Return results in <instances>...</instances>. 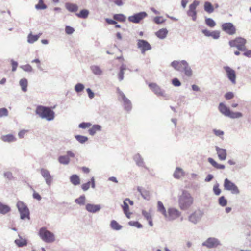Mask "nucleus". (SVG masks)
<instances>
[{"label": "nucleus", "mask_w": 251, "mask_h": 251, "mask_svg": "<svg viewBox=\"0 0 251 251\" xmlns=\"http://www.w3.org/2000/svg\"><path fill=\"white\" fill-rule=\"evenodd\" d=\"M91 185L92 188H95V182L94 177H92L91 181L87 182V183H83L81 185V189L83 191H86L89 189Z\"/></svg>", "instance_id": "obj_21"}, {"label": "nucleus", "mask_w": 251, "mask_h": 251, "mask_svg": "<svg viewBox=\"0 0 251 251\" xmlns=\"http://www.w3.org/2000/svg\"><path fill=\"white\" fill-rule=\"evenodd\" d=\"M181 213L176 208H171L168 209L165 217L168 220H174L180 216Z\"/></svg>", "instance_id": "obj_11"}, {"label": "nucleus", "mask_w": 251, "mask_h": 251, "mask_svg": "<svg viewBox=\"0 0 251 251\" xmlns=\"http://www.w3.org/2000/svg\"><path fill=\"white\" fill-rule=\"evenodd\" d=\"M149 86L157 96L162 97L165 96L164 91L162 90L156 83H149Z\"/></svg>", "instance_id": "obj_14"}, {"label": "nucleus", "mask_w": 251, "mask_h": 251, "mask_svg": "<svg viewBox=\"0 0 251 251\" xmlns=\"http://www.w3.org/2000/svg\"><path fill=\"white\" fill-rule=\"evenodd\" d=\"M187 62L185 61H174L172 62L171 66L176 70L182 71H183L184 68L186 67V65H187Z\"/></svg>", "instance_id": "obj_17"}, {"label": "nucleus", "mask_w": 251, "mask_h": 251, "mask_svg": "<svg viewBox=\"0 0 251 251\" xmlns=\"http://www.w3.org/2000/svg\"><path fill=\"white\" fill-rule=\"evenodd\" d=\"M54 108L55 106L52 108L45 107V106H37L35 113L41 118L50 121L54 118L55 113L52 110Z\"/></svg>", "instance_id": "obj_2"}, {"label": "nucleus", "mask_w": 251, "mask_h": 251, "mask_svg": "<svg viewBox=\"0 0 251 251\" xmlns=\"http://www.w3.org/2000/svg\"><path fill=\"white\" fill-rule=\"evenodd\" d=\"M2 141L5 142H13L16 141V138L12 134H7L1 137Z\"/></svg>", "instance_id": "obj_25"}, {"label": "nucleus", "mask_w": 251, "mask_h": 251, "mask_svg": "<svg viewBox=\"0 0 251 251\" xmlns=\"http://www.w3.org/2000/svg\"><path fill=\"white\" fill-rule=\"evenodd\" d=\"M39 234L42 240L46 242L50 243L55 240L54 234L45 227L40 229Z\"/></svg>", "instance_id": "obj_4"}, {"label": "nucleus", "mask_w": 251, "mask_h": 251, "mask_svg": "<svg viewBox=\"0 0 251 251\" xmlns=\"http://www.w3.org/2000/svg\"><path fill=\"white\" fill-rule=\"evenodd\" d=\"M184 176V172L183 170L179 167H176L174 172V176L176 179H179Z\"/></svg>", "instance_id": "obj_26"}, {"label": "nucleus", "mask_w": 251, "mask_h": 251, "mask_svg": "<svg viewBox=\"0 0 251 251\" xmlns=\"http://www.w3.org/2000/svg\"><path fill=\"white\" fill-rule=\"evenodd\" d=\"M216 150L219 159L221 160H225L226 157V151L225 149L216 147Z\"/></svg>", "instance_id": "obj_19"}, {"label": "nucleus", "mask_w": 251, "mask_h": 251, "mask_svg": "<svg viewBox=\"0 0 251 251\" xmlns=\"http://www.w3.org/2000/svg\"><path fill=\"white\" fill-rule=\"evenodd\" d=\"M224 69L226 72L228 79L233 84L236 83V71L229 66H224Z\"/></svg>", "instance_id": "obj_7"}, {"label": "nucleus", "mask_w": 251, "mask_h": 251, "mask_svg": "<svg viewBox=\"0 0 251 251\" xmlns=\"http://www.w3.org/2000/svg\"><path fill=\"white\" fill-rule=\"evenodd\" d=\"M242 116V114L241 112H233L230 111V113L228 117L231 118H238Z\"/></svg>", "instance_id": "obj_46"}, {"label": "nucleus", "mask_w": 251, "mask_h": 251, "mask_svg": "<svg viewBox=\"0 0 251 251\" xmlns=\"http://www.w3.org/2000/svg\"><path fill=\"white\" fill-rule=\"evenodd\" d=\"M222 30L230 35H233L236 32V28L232 23L226 22L222 24Z\"/></svg>", "instance_id": "obj_8"}, {"label": "nucleus", "mask_w": 251, "mask_h": 251, "mask_svg": "<svg viewBox=\"0 0 251 251\" xmlns=\"http://www.w3.org/2000/svg\"><path fill=\"white\" fill-rule=\"evenodd\" d=\"M71 182L75 185L80 184V179L76 175H73L70 177Z\"/></svg>", "instance_id": "obj_30"}, {"label": "nucleus", "mask_w": 251, "mask_h": 251, "mask_svg": "<svg viewBox=\"0 0 251 251\" xmlns=\"http://www.w3.org/2000/svg\"><path fill=\"white\" fill-rule=\"evenodd\" d=\"M75 157V153L70 151H67V155L60 156L58 161L61 164L66 165L70 162L69 158H74Z\"/></svg>", "instance_id": "obj_13"}, {"label": "nucleus", "mask_w": 251, "mask_h": 251, "mask_svg": "<svg viewBox=\"0 0 251 251\" xmlns=\"http://www.w3.org/2000/svg\"><path fill=\"white\" fill-rule=\"evenodd\" d=\"M47 7V5L44 3L43 0H39L38 3L35 5V8L37 10H44Z\"/></svg>", "instance_id": "obj_38"}, {"label": "nucleus", "mask_w": 251, "mask_h": 251, "mask_svg": "<svg viewBox=\"0 0 251 251\" xmlns=\"http://www.w3.org/2000/svg\"><path fill=\"white\" fill-rule=\"evenodd\" d=\"M40 173L42 176L45 179L46 183L50 185L52 182L53 179L49 170L46 169L42 168L40 170Z\"/></svg>", "instance_id": "obj_16"}, {"label": "nucleus", "mask_w": 251, "mask_h": 251, "mask_svg": "<svg viewBox=\"0 0 251 251\" xmlns=\"http://www.w3.org/2000/svg\"><path fill=\"white\" fill-rule=\"evenodd\" d=\"M113 18H114L115 20L119 22H124L126 19V17L123 14H115Z\"/></svg>", "instance_id": "obj_40"}, {"label": "nucleus", "mask_w": 251, "mask_h": 251, "mask_svg": "<svg viewBox=\"0 0 251 251\" xmlns=\"http://www.w3.org/2000/svg\"><path fill=\"white\" fill-rule=\"evenodd\" d=\"M92 71L94 74L96 75H100L102 73V71L99 66H93L91 67Z\"/></svg>", "instance_id": "obj_43"}, {"label": "nucleus", "mask_w": 251, "mask_h": 251, "mask_svg": "<svg viewBox=\"0 0 251 251\" xmlns=\"http://www.w3.org/2000/svg\"><path fill=\"white\" fill-rule=\"evenodd\" d=\"M126 70V67L125 65H122L120 67V71L118 74L119 79L121 81L124 79V70Z\"/></svg>", "instance_id": "obj_45"}, {"label": "nucleus", "mask_w": 251, "mask_h": 251, "mask_svg": "<svg viewBox=\"0 0 251 251\" xmlns=\"http://www.w3.org/2000/svg\"><path fill=\"white\" fill-rule=\"evenodd\" d=\"M219 203L223 207H224L227 204V201L224 196H221L219 199Z\"/></svg>", "instance_id": "obj_49"}, {"label": "nucleus", "mask_w": 251, "mask_h": 251, "mask_svg": "<svg viewBox=\"0 0 251 251\" xmlns=\"http://www.w3.org/2000/svg\"><path fill=\"white\" fill-rule=\"evenodd\" d=\"M11 209L9 206L5 204L0 202V213L1 214H5L10 211Z\"/></svg>", "instance_id": "obj_31"}, {"label": "nucleus", "mask_w": 251, "mask_h": 251, "mask_svg": "<svg viewBox=\"0 0 251 251\" xmlns=\"http://www.w3.org/2000/svg\"><path fill=\"white\" fill-rule=\"evenodd\" d=\"M128 225L130 226H135L139 228H142L143 227L142 225L139 222H133V221H130L129 222H128Z\"/></svg>", "instance_id": "obj_51"}, {"label": "nucleus", "mask_w": 251, "mask_h": 251, "mask_svg": "<svg viewBox=\"0 0 251 251\" xmlns=\"http://www.w3.org/2000/svg\"><path fill=\"white\" fill-rule=\"evenodd\" d=\"M91 126V124L90 123H81L80 125H79V127L80 128H88V127H90Z\"/></svg>", "instance_id": "obj_59"}, {"label": "nucleus", "mask_w": 251, "mask_h": 251, "mask_svg": "<svg viewBox=\"0 0 251 251\" xmlns=\"http://www.w3.org/2000/svg\"><path fill=\"white\" fill-rule=\"evenodd\" d=\"M183 71L184 72L185 75L188 77H191L193 74V71H192L191 68L189 66L188 63H187L186 67L184 68Z\"/></svg>", "instance_id": "obj_37"}, {"label": "nucleus", "mask_w": 251, "mask_h": 251, "mask_svg": "<svg viewBox=\"0 0 251 251\" xmlns=\"http://www.w3.org/2000/svg\"><path fill=\"white\" fill-rule=\"evenodd\" d=\"M89 11L87 10H82L79 13L76 14V16L80 18H86L88 17Z\"/></svg>", "instance_id": "obj_42"}, {"label": "nucleus", "mask_w": 251, "mask_h": 251, "mask_svg": "<svg viewBox=\"0 0 251 251\" xmlns=\"http://www.w3.org/2000/svg\"><path fill=\"white\" fill-rule=\"evenodd\" d=\"M220 244L219 241L215 238H212L209 237L208 239H207L204 243H203V245L207 247L208 248H214L216 247Z\"/></svg>", "instance_id": "obj_18"}, {"label": "nucleus", "mask_w": 251, "mask_h": 251, "mask_svg": "<svg viewBox=\"0 0 251 251\" xmlns=\"http://www.w3.org/2000/svg\"><path fill=\"white\" fill-rule=\"evenodd\" d=\"M172 84L175 86H179L181 85L180 82L177 78H174L172 80Z\"/></svg>", "instance_id": "obj_63"}, {"label": "nucleus", "mask_w": 251, "mask_h": 251, "mask_svg": "<svg viewBox=\"0 0 251 251\" xmlns=\"http://www.w3.org/2000/svg\"><path fill=\"white\" fill-rule=\"evenodd\" d=\"M203 215V212L200 209H198L192 213L189 217V220L195 224L199 221Z\"/></svg>", "instance_id": "obj_12"}, {"label": "nucleus", "mask_w": 251, "mask_h": 251, "mask_svg": "<svg viewBox=\"0 0 251 251\" xmlns=\"http://www.w3.org/2000/svg\"><path fill=\"white\" fill-rule=\"evenodd\" d=\"M168 34V30L166 28H162L155 32V35L159 38H165Z\"/></svg>", "instance_id": "obj_29"}, {"label": "nucleus", "mask_w": 251, "mask_h": 251, "mask_svg": "<svg viewBox=\"0 0 251 251\" xmlns=\"http://www.w3.org/2000/svg\"><path fill=\"white\" fill-rule=\"evenodd\" d=\"M86 209L89 212L95 213L100 209V206L99 205H94V204H87Z\"/></svg>", "instance_id": "obj_20"}, {"label": "nucleus", "mask_w": 251, "mask_h": 251, "mask_svg": "<svg viewBox=\"0 0 251 251\" xmlns=\"http://www.w3.org/2000/svg\"><path fill=\"white\" fill-rule=\"evenodd\" d=\"M213 131L215 135L217 136L222 137L224 135V132L221 130L214 129Z\"/></svg>", "instance_id": "obj_57"}, {"label": "nucleus", "mask_w": 251, "mask_h": 251, "mask_svg": "<svg viewBox=\"0 0 251 251\" xmlns=\"http://www.w3.org/2000/svg\"><path fill=\"white\" fill-rule=\"evenodd\" d=\"M17 207H18V209H19L21 219H29V209L23 202L21 201H18V203H17Z\"/></svg>", "instance_id": "obj_5"}, {"label": "nucleus", "mask_w": 251, "mask_h": 251, "mask_svg": "<svg viewBox=\"0 0 251 251\" xmlns=\"http://www.w3.org/2000/svg\"><path fill=\"white\" fill-rule=\"evenodd\" d=\"M65 6L67 10L71 12H75L78 10V6L75 4L66 3Z\"/></svg>", "instance_id": "obj_24"}, {"label": "nucleus", "mask_w": 251, "mask_h": 251, "mask_svg": "<svg viewBox=\"0 0 251 251\" xmlns=\"http://www.w3.org/2000/svg\"><path fill=\"white\" fill-rule=\"evenodd\" d=\"M111 227L115 230H119L122 228V226L115 220H112L110 223Z\"/></svg>", "instance_id": "obj_35"}, {"label": "nucleus", "mask_w": 251, "mask_h": 251, "mask_svg": "<svg viewBox=\"0 0 251 251\" xmlns=\"http://www.w3.org/2000/svg\"><path fill=\"white\" fill-rule=\"evenodd\" d=\"M84 88V87L83 84L81 83H78L75 86V89L76 92L79 93L82 91Z\"/></svg>", "instance_id": "obj_52"}, {"label": "nucleus", "mask_w": 251, "mask_h": 251, "mask_svg": "<svg viewBox=\"0 0 251 251\" xmlns=\"http://www.w3.org/2000/svg\"><path fill=\"white\" fill-rule=\"evenodd\" d=\"M75 137L77 140L79 141L80 143H84L88 140L87 137L82 135H76Z\"/></svg>", "instance_id": "obj_47"}, {"label": "nucleus", "mask_w": 251, "mask_h": 251, "mask_svg": "<svg viewBox=\"0 0 251 251\" xmlns=\"http://www.w3.org/2000/svg\"><path fill=\"white\" fill-rule=\"evenodd\" d=\"M224 187L225 190L230 191L232 194H238L240 193L236 185L227 178H226L224 182Z\"/></svg>", "instance_id": "obj_6"}, {"label": "nucleus", "mask_w": 251, "mask_h": 251, "mask_svg": "<svg viewBox=\"0 0 251 251\" xmlns=\"http://www.w3.org/2000/svg\"><path fill=\"white\" fill-rule=\"evenodd\" d=\"M101 129L100 126L99 125H94L89 130V132L90 134L93 135H94L97 131H100Z\"/></svg>", "instance_id": "obj_39"}, {"label": "nucleus", "mask_w": 251, "mask_h": 251, "mask_svg": "<svg viewBox=\"0 0 251 251\" xmlns=\"http://www.w3.org/2000/svg\"><path fill=\"white\" fill-rule=\"evenodd\" d=\"M199 4V2L197 0L193 1V3H191L189 6V10L187 12V14L189 16L192 18L193 21H196L197 19V12L196 7Z\"/></svg>", "instance_id": "obj_9"}, {"label": "nucleus", "mask_w": 251, "mask_h": 251, "mask_svg": "<svg viewBox=\"0 0 251 251\" xmlns=\"http://www.w3.org/2000/svg\"><path fill=\"white\" fill-rule=\"evenodd\" d=\"M153 21L157 24H161L164 22V20L161 17L159 16L155 17L154 18Z\"/></svg>", "instance_id": "obj_60"}, {"label": "nucleus", "mask_w": 251, "mask_h": 251, "mask_svg": "<svg viewBox=\"0 0 251 251\" xmlns=\"http://www.w3.org/2000/svg\"><path fill=\"white\" fill-rule=\"evenodd\" d=\"M193 203L194 198L186 191L183 190L182 194L178 196V207L182 210H188Z\"/></svg>", "instance_id": "obj_1"}, {"label": "nucleus", "mask_w": 251, "mask_h": 251, "mask_svg": "<svg viewBox=\"0 0 251 251\" xmlns=\"http://www.w3.org/2000/svg\"><path fill=\"white\" fill-rule=\"evenodd\" d=\"M119 94L124 103L126 109L127 110H130L131 109V102L129 99L122 92H120Z\"/></svg>", "instance_id": "obj_22"}, {"label": "nucleus", "mask_w": 251, "mask_h": 251, "mask_svg": "<svg viewBox=\"0 0 251 251\" xmlns=\"http://www.w3.org/2000/svg\"><path fill=\"white\" fill-rule=\"evenodd\" d=\"M220 111L226 116H228L230 110L223 103H220L219 106Z\"/></svg>", "instance_id": "obj_23"}, {"label": "nucleus", "mask_w": 251, "mask_h": 251, "mask_svg": "<svg viewBox=\"0 0 251 251\" xmlns=\"http://www.w3.org/2000/svg\"><path fill=\"white\" fill-rule=\"evenodd\" d=\"M138 191L141 193V194L144 198L149 199V194L148 192L144 191V192H142L141 191V188H140V187H138Z\"/></svg>", "instance_id": "obj_58"}, {"label": "nucleus", "mask_w": 251, "mask_h": 251, "mask_svg": "<svg viewBox=\"0 0 251 251\" xmlns=\"http://www.w3.org/2000/svg\"><path fill=\"white\" fill-rule=\"evenodd\" d=\"M20 68L22 69L24 71L26 72H30L33 71L32 67L29 64L21 66Z\"/></svg>", "instance_id": "obj_48"}, {"label": "nucleus", "mask_w": 251, "mask_h": 251, "mask_svg": "<svg viewBox=\"0 0 251 251\" xmlns=\"http://www.w3.org/2000/svg\"><path fill=\"white\" fill-rule=\"evenodd\" d=\"M213 192L216 195H219L221 193V190L219 188L218 184H216L213 186Z\"/></svg>", "instance_id": "obj_53"}, {"label": "nucleus", "mask_w": 251, "mask_h": 251, "mask_svg": "<svg viewBox=\"0 0 251 251\" xmlns=\"http://www.w3.org/2000/svg\"><path fill=\"white\" fill-rule=\"evenodd\" d=\"M138 47L142 50V53H145L146 51L151 49V46L150 44L143 39L138 40Z\"/></svg>", "instance_id": "obj_15"}, {"label": "nucleus", "mask_w": 251, "mask_h": 251, "mask_svg": "<svg viewBox=\"0 0 251 251\" xmlns=\"http://www.w3.org/2000/svg\"><path fill=\"white\" fill-rule=\"evenodd\" d=\"M122 207L124 212L126 215V217L130 218L131 213L129 211V206L126 201H124V204L123 205Z\"/></svg>", "instance_id": "obj_34"}, {"label": "nucleus", "mask_w": 251, "mask_h": 251, "mask_svg": "<svg viewBox=\"0 0 251 251\" xmlns=\"http://www.w3.org/2000/svg\"><path fill=\"white\" fill-rule=\"evenodd\" d=\"M147 16V14L145 12H142L128 17V21L134 23H138L143 19Z\"/></svg>", "instance_id": "obj_10"}, {"label": "nucleus", "mask_w": 251, "mask_h": 251, "mask_svg": "<svg viewBox=\"0 0 251 251\" xmlns=\"http://www.w3.org/2000/svg\"><path fill=\"white\" fill-rule=\"evenodd\" d=\"M158 210L161 212L165 217V216H166L167 212L166 211V209L163 205V203L161 201H159L158 202Z\"/></svg>", "instance_id": "obj_36"}, {"label": "nucleus", "mask_w": 251, "mask_h": 251, "mask_svg": "<svg viewBox=\"0 0 251 251\" xmlns=\"http://www.w3.org/2000/svg\"><path fill=\"white\" fill-rule=\"evenodd\" d=\"M205 23L206 24L207 26H208L211 28L214 27L216 25L215 22L212 19L210 18H208L205 19Z\"/></svg>", "instance_id": "obj_41"}, {"label": "nucleus", "mask_w": 251, "mask_h": 251, "mask_svg": "<svg viewBox=\"0 0 251 251\" xmlns=\"http://www.w3.org/2000/svg\"><path fill=\"white\" fill-rule=\"evenodd\" d=\"M234 97V94L232 92H228L226 93L225 95V98L226 100H230L232 99Z\"/></svg>", "instance_id": "obj_62"}, {"label": "nucleus", "mask_w": 251, "mask_h": 251, "mask_svg": "<svg viewBox=\"0 0 251 251\" xmlns=\"http://www.w3.org/2000/svg\"><path fill=\"white\" fill-rule=\"evenodd\" d=\"M85 201V197L84 195L80 196V197L76 199L75 200V201L78 204H84Z\"/></svg>", "instance_id": "obj_50"}, {"label": "nucleus", "mask_w": 251, "mask_h": 251, "mask_svg": "<svg viewBox=\"0 0 251 251\" xmlns=\"http://www.w3.org/2000/svg\"><path fill=\"white\" fill-rule=\"evenodd\" d=\"M228 44L231 47H236L239 50L243 51L246 50V40L242 37H238L229 40Z\"/></svg>", "instance_id": "obj_3"}, {"label": "nucleus", "mask_w": 251, "mask_h": 251, "mask_svg": "<svg viewBox=\"0 0 251 251\" xmlns=\"http://www.w3.org/2000/svg\"><path fill=\"white\" fill-rule=\"evenodd\" d=\"M208 161H209V163H210L214 167L217 169H224L225 168V166L224 165L218 164L211 158H208Z\"/></svg>", "instance_id": "obj_27"}, {"label": "nucleus", "mask_w": 251, "mask_h": 251, "mask_svg": "<svg viewBox=\"0 0 251 251\" xmlns=\"http://www.w3.org/2000/svg\"><path fill=\"white\" fill-rule=\"evenodd\" d=\"M65 31H66V34H72L74 32L75 30L72 27L67 26H66V28H65Z\"/></svg>", "instance_id": "obj_61"}, {"label": "nucleus", "mask_w": 251, "mask_h": 251, "mask_svg": "<svg viewBox=\"0 0 251 251\" xmlns=\"http://www.w3.org/2000/svg\"><path fill=\"white\" fill-rule=\"evenodd\" d=\"M8 114V111L6 108L0 109V117L7 116Z\"/></svg>", "instance_id": "obj_55"}, {"label": "nucleus", "mask_w": 251, "mask_h": 251, "mask_svg": "<svg viewBox=\"0 0 251 251\" xmlns=\"http://www.w3.org/2000/svg\"><path fill=\"white\" fill-rule=\"evenodd\" d=\"M11 65H12V71H16L17 69V66H18V63L14 60H11Z\"/></svg>", "instance_id": "obj_64"}, {"label": "nucleus", "mask_w": 251, "mask_h": 251, "mask_svg": "<svg viewBox=\"0 0 251 251\" xmlns=\"http://www.w3.org/2000/svg\"><path fill=\"white\" fill-rule=\"evenodd\" d=\"M39 37V35H32L30 34L28 36V42L30 43H33L35 41L38 40Z\"/></svg>", "instance_id": "obj_44"}, {"label": "nucleus", "mask_w": 251, "mask_h": 251, "mask_svg": "<svg viewBox=\"0 0 251 251\" xmlns=\"http://www.w3.org/2000/svg\"><path fill=\"white\" fill-rule=\"evenodd\" d=\"M142 214L144 216L147 221L148 222L149 225L151 226H153V222L152 221L151 215L150 213L146 211V210L142 211Z\"/></svg>", "instance_id": "obj_28"}, {"label": "nucleus", "mask_w": 251, "mask_h": 251, "mask_svg": "<svg viewBox=\"0 0 251 251\" xmlns=\"http://www.w3.org/2000/svg\"><path fill=\"white\" fill-rule=\"evenodd\" d=\"M15 243L19 247H22L26 244V242L25 240L19 239L15 241Z\"/></svg>", "instance_id": "obj_56"}, {"label": "nucleus", "mask_w": 251, "mask_h": 251, "mask_svg": "<svg viewBox=\"0 0 251 251\" xmlns=\"http://www.w3.org/2000/svg\"><path fill=\"white\" fill-rule=\"evenodd\" d=\"M204 9L208 13H212L214 10L213 5L208 1H206L204 3Z\"/></svg>", "instance_id": "obj_32"}, {"label": "nucleus", "mask_w": 251, "mask_h": 251, "mask_svg": "<svg viewBox=\"0 0 251 251\" xmlns=\"http://www.w3.org/2000/svg\"><path fill=\"white\" fill-rule=\"evenodd\" d=\"M19 84L21 87L22 91L24 92H26L28 85V81L27 79L25 78L21 79L19 81Z\"/></svg>", "instance_id": "obj_33"}, {"label": "nucleus", "mask_w": 251, "mask_h": 251, "mask_svg": "<svg viewBox=\"0 0 251 251\" xmlns=\"http://www.w3.org/2000/svg\"><path fill=\"white\" fill-rule=\"evenodd\" d=\"M220 36V32L218 31H211L210 36L214 39H218Z\"/></svg>", "instance_id": "obj_54"}]
</instances>
